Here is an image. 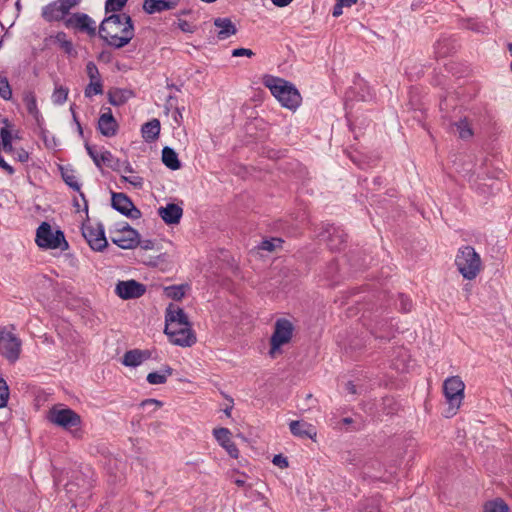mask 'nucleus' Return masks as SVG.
Returning a JSON list of instances; mask_svg holds the SVG:
<instances>
[{
	"mask_svg": "<svg viewBox=\"0 0 512 512\" xmlns=\"http://www.w3.org/2000/svg\"><path fill=\"white\" fill-rule=\"evenodd\" d=\"M101 21L96 36L105 45L119 50L127 46L135 37V25L127 13L110 12Z\"/></svg>",
	"mask_w": 512,
	"mask_h": 512,
	"instance_id": "obj_1",
	"label": "nucleus"
},
{
	"mask_svg": "<svg viewBox=\"0 0 512 512\" xmlns=\"http://www.w3.org/2000/svg\"><path fill=\"white\" fill-rule=\"evenodd\" d=\"M41 17L48 23L63 21L67 29L85 33L91 38L96 36L95 21L88 14L75 12L68 16L56 0L42 7Z\"/></svg>",
	"mask_w": 512,
	"mask_h": 512,
	"instance_id": "obj_2",
	"label": "nucleus"
},
{
	"mask_svg": "<svg viewBox=\"0 0 512 512\" xmlns=\"http://www.w3.org/2000/svg\"><path fill=\"white\" fill-rule=\"evenodd\" d=\"M262 83L267 87L271 94L289 110H296L302 101L298 89L293 83L283 78L266 74L262 78Z\"/></svg>",
	"mask_w": 512,
	"mask_h": 512,
	"instance_id": "obj_3",
	"label": "nucleus"
},
{
	"mask_svg": "<svg viewBox=\"0 0 512 512\" xmlns=\"http://www.w3.org/2000/svg\"><path fill=\"white\" fill-rule=\"evenodd\" d=\"M94 472L89 466H80L72 470L69 480L65 484V490L71 501L77 499L86 500L91 497Z\"/></svg>",
	"mask_w": 512,
	"mask_h": 512,
	"instance_id": "obj_4",
	"label": "nucleus"
},
{
	"mask_svg": "<svg viewBox=\"0 0 512 512\" xmlns=\"http://www.w3.org/2000/svg\"><path fill=\"white\" fill-rule=\"evenodd\" d=\"M47 420L53 425L70 431L74 438H81L83 431L81 416L73 409L62 404L51 407L47 413Z\"/></svg>",
	"mask_w": 512,
	"mask_h": 512,
	"instance_id": "obj_5",
	"label": "nucleus"
},
{
	"mask_svg": "<svg viewBox=\"0 0 512 512\" xmlns=\"http://www.w3.org/2000/svg\"><path fill=\"white\" fill-rule=\"evenodd\" d=\"M455 265L464 279L473 280L482 268V261L474 247L465 245L458 249Z\"/></svg>",
	"mask_w": 512,
	"mask_h": 512,
	"instance_id": "obj_6",
	"label": "nucleus"
},
{
	"mask_svg": "<svg viewBox=\"0 0 512 512\" xmlns=\"http://www.w3.org/2000/svg\"><path fill=\"white\" fill-rule=\"evenodd\" d=\"M35 242L38 247L45 250L60 249L62 251L69 249V243L62 230H53L50 223L43 221L36 230Z\"/></svg>",
	"mask_w": 512,
	"mask_h": 512,
	"instance_id": "obj_7",
	"label": "nucleus"
},
{
	"mask_svg": "<svg viewBox=\"0 0 512 512\" xmlns=\"http://www.w3.org/2000/svg\"><path fill=\"white\" fill-rule=\"evenodd\" d=\"M465 384L459 376L448 377L443 383V393L448 403L445 417L449 418L456 414L464 398Z\"/></svg>",
	"mask_w": 512,
	"mask_h": 512,
	"instance_id": "obj_8",
	"label": "nucleus"
},
{
	"mask_svg": "<svg viewBox=\"0 0 512 512\" xmlns=\"http://www.w3.org/2000/svg\"><path fill=\"white\" fill-rule=\"evenodd\" d=\"M294 326L286 318H279L274 324V331L270 337L269 354L273 357L276 352L281 351V347L288 344L293 336Z\"/></svg>",
	"mask_w": 512,
	"mask_h": 512,
	"instance_id": "obj_9",
	"label": "nucleus"
},
{
	"mask_svg": "<svg viewBox=\"0 0 512 512\" xmlns=\"http://www.w3.org/2000/svg\"><path fill=\"white\" fill-rule=\"evenodd\" d=\"M22 341L15 334L3 327L0 329V355L10 363L19 359Z\"/></svg>",
	"mask_w": 512,
	"mask_h": 512,
	"instance_id": "obj_10",
	"label": "nucleus"
},
{
	"mask_svg": "<svg viewBox=\"0 0 512 512\" xmlns=\"http://www.w3.org/2000/svg\"><path fill=\"white\" fill-rule=\"evenodd\" d=\"M318 237L326 242L331 251H341L346 247L348 234L341 227L327 223L322 226Z\"/></svg>",
	"mask_w": 512,
	"mask_h": 512,
	"instance_id": "obj_11",
	"label": "nucleus"
},
{
	"mask_svg": "<svg viewBox=\"0 0 512 512\" xmlns=\"http://www.w3.org/2000/svg\"><path fill=\"white\" fill-rule=\"evenodd\" d=\"M111 207L130 219H139L142 216L131 198L123 192H111Z\"/></svg>",
	"mask_w": 512,
	"mask_h": 512,
	"instance_id": "obj_12",
	"label": "nucleus"
},
{
	"mask_svg": "<svg viewBox=\"0 0 512 512\" xmlns=\"http://www.w3.org/2000/svg\"><path fill=\"white\" fill-rule=\"evenodd\" d=\"M82 235L93 251L101 252L108 247V241L102 223H98L96 228L83 223Z\"/></svg>",
	"mask_w": 512,
	"mask_h": 512,
	"instance_id": "obj_13",
	"label": "nucleus"
},
{
	"mask_svg": "<svg viewBox=\"0 0 512 512\" xmlns=\"http://www.w3.org/2000/svg\"><path fill=\"white\" fill-rule=\"evenodd\" d=\"M164 333L169 337V341L177 346L190 347L196 343V336L191 326H181L180 328L170 327L165 324Z\"/></svg>",
	"mask_w": 512,
	"mask_h": 512,
	"instance_id": "obj_14",
	"label": "nucleus"
},
{
	"mask_svg": "<svg viewBox=\"0 0 512 512\" xmlns=\"http://www.w3.org/2000/svg\"><path fill=\"white\" fill-rule=\"evenodd\" d=\"M111 240L121 249H133L139 244V232L128 223H124Z\"/></svg>",
	"mask_w": 512,
	"mask_h": 512,
	"instance_id": "obj_15",
	"label": "nucleus"
},
{
	"mask_svg": "<svg viewBox=\"0 0 512 512\" xmlns=\"http://www.w3.org/2000/svg\"><path fill=\"white\" fill-rule=\"evenodd\" d=\"M146 292V285L134 279L118 281L115 286L116 295L123 300L137 299Z\"/></svg>",
	"mask_w": 512,
	"mask_h": 512,
	"instance_id": "obj_16",
	"label": "nucleus"
},
{
	"mask_svg": "<svg viewBox=\"0 0 512 512\" xmlns=\"http://www.w3.org/2000/svg\"><path fill=\"white\" fill-rule=\"evenodd\" d=\"M103 113L100 114L97 130L104 137H113L118 133L119 124L115 117L112 114V110L110 107H102Z\"/></svg>",
	"mask_w": 512,
	"mask_h": 512,
	"instance_id": "obj_17",
	"label": "nucleus"
},
{
	"mask_svg": "<svg viewBox=\"0 0 512 512\" xmlns=\"http://www.w3.org/2000/svg\"><path fill=\"white\" fill-rule=\"evenodd\" d=\"M231 431L225 427H219L213 429V436L219 445L226 450L231 458L239 457V450L236 444L231 440Z\"/></svg>",
	"mask_w": 512,
	"mask_h": 512,
	"instance_id": "obj_18",
	"label": "nucleus"
},
{
	"mask_svg": "<svg viewBox=\"0 0 512 512\" xmlns=\"http://www.w3.org/2000/svg\"><path fill=\"white\" fill-rule=\"evenodd\" d=\"M158 215L167 225H177L183 216V209L178 204L168 203L157 210Z\"/></svg>",
	"mask_w": 512,
	"mask_h": 512,
	"instance_id": "obj_19",
	"label": "nucleus"
},
{
	"mask_svg": "<svg viewBox=\"0 0 512 512\" xmlns=\"http://www.w3.org/2000/svg\"><path fill=\"white\" fill-rule=\"evenodd\" d=\"M400 403L393 396L383 397L378 404L375 405L374 417L382 420V416H393L400 410Z\"/></svg>",
	"mask_w": 512,
	"mask_h": 512,
	"instance_id": "obj_20",
	"label": "nucleus"
},
{
	"mask_svg": "<svg viewBox=\"0 0 512 512\" xmlns=\"http://www.w3.org/2000/svg\"><path fill=\"white\" fill-rule=\"evenodd\" d=\"M45 41H50L57 45L68 57H77L78 52L74 48L72 40L68 39L64 31H58L55 35H50Z\"/></svg>",
	"mask_w": 512,
	"mask_h": 512,
	"instance_id": "obj_21",
	"label": "nucleus"
},
{
	"mask_svg": "<svg viewBox=\"0 0 512 512\" xmlns=\"http://www.w3.org/2000/svg\"><path fill=\"white\" fill-rule=\"evenodd\" d=\"M175 323L179 326H191V322L185 311L180 307L175 308L174 305L170 303L165 311V324H170V327H173Z\"/></svg>",
	"mask_w": 512,
	"mask_h": 512,
	"instance_id": "obj_22",
	"label": "nucleus"
},
{
	"mask_svg": "<svg viewBox=\"0 0 512 512\" xmlns=\"http://www.w3.org/2000/svg\"><path fill=\"white\" fill-rule=\"evenodd\" d=\"M59 170H60L61 177H62V180L64 181V183L67 186H69L72 190L77 191L79 193L80 197L84 201V211L86 213H88V202L86 200L84 193H82L80 191L81 186L73 174L74 170L70 167H65V166H61V165L59 166Z\"/></svg>",
	"mask_w": 512,
	"mask_h": 512,
	"instance_id": "obj_23",
	"label": "nucleus"
},
{
	"mask_svg": "<svg viewBox=\"0 0 512 512\" xmlns=\"http://www.w3.org/2000/svg\"><path fill=\"white\" fill-rule=\"evenodd\" d=\"M291 433L299 438L314 439L317 435L315 427L305 421L293 420L289 424Z\"/></svg>",
	"mask_w": 512,
	"mask_h": 512,
	"instance_id": "obj_24",
	"label": "nucleus"
},
{
	"mask_svg": "<svg viewBox=\"0 0 512 512\" xmlns=\"http://www.w3.org/2000/svg\"><path fill=\"white\" fill-rule=\"evenodd\" d=\"M457 40L453 37H443L434 45L435 54L438 58L447 57L457 51Z\"/></svg>",
	"mask_w": 512,
	"mask_h": 512,
	"instance_id": "obj_25",
	"label": "nucleus"
},
{
	"mask_svg": "<svg viewBox=\"0 0 512 512\" xmlns=\"http://www.w3.org/2000/svg\"><path fill=\"white\" fill-rule=\"evenodd\" d=\"M215 27L219 28L217 37L220 40H225L237 33L235 24L228 17H218L213 21Z\"/></svg>",
	"mask_w": 512,
	"mask_h": 512,
	"instance_id": "obj_26",
	"label": "nucleus"
},
{
	"mask_svg": "<svg viewBox=\"0 0 512 512\" xmlns=\"http://www.w3.org/2000/svg\"><path fill=\"white\" fill-rule=\"evenodd\" d=\"M107 96L111 105L119 107L134 97V92L130 89L113 88L108 91Z\"/></svg>",
	"mask_w": 512,
	"mask_h": 512,
	"instance_id": "obj_27",
	"label": "nucleus"
},
{
	"mask_svg": "<svg viewBox=\"0 0 512 512\" xmlns=\"http://www.w3.org/2000/svg\"><path fill=\"white\" fill-rule=\"evenodd\" d=\"M161 130L160 121L157 118L144 123L141 128L142 137L147 143H152L159 138Z\"/></svg>",
	"mask_w": 512,
	"mask_h": 512,
	"instance_id": "obj_28",
	"label": "nucleus"
},
{
	"mask_svg": "<svg viewBox=\"0 0 512 512\" xmlns=\"http://www.w3.org/2000/svg\"><path fill=\"white\" fill-rule=\"evenodd\" d=\"M142 9L146 14L152 15L163 11L172 10L173 3L166 0H144Z\"/></svg>",
	"mask_w": 512,
	"mask_h": 512,
	"instance_id": "obj_29",
	"label": "nucleus"
},
{
	"mask_svg": "<svg viewBox=\"0 0 512 512\" xmlns=\"http://www.w3.org/2000/svg\"><path fill=\"white\" fill-rule=\"evenodd\" d=\"M161 158H162L163 164L170 170L175 171V170H179L182 167V163L179 160L177 152L169 146H165L162 149V157Z\"/></svg>",
	"mask_w": 512,
	"mask_h": 512,
	"instance_id": "obj_30",
	"label": "nucleus"
},
{
	"mask_svg": "<svg viewBox=\"0 0 512 512\" xmlns=\"http://www.w3.org/2000/svg\"><path fill=\"white\" fill-rule=\"evenodd\" d=\"M190 289L189 284H180V285H171L164 287V294L167 298H170L174 301H181L187 290Z\"/></svg>",
	"mask_w": 512,
	"mask_h": 512,
	"instance_id": "obj_31",
	"label": "nucleus"
},
{
	"mask_svg": "<svg viewBox=\"0 0 512 512\" xmlns=\"http://www.w3.org/2000/svg\"><path fill=\"white\" fill-rule=\"evenodd\" d=\"M105 165L115 172H120L122 169V162L116 158L110 151L105 150L100 154V169Z\"/></svg>",
	"mask_w": 512,
	"mask_h": 512,
	"instance_id": "obj_32",
	"label": "nucleus"
},
{
	"mask_svg": "<svg viewBox=\"0 0 512 512\" xmlns=\"http://www.w3.org/2000/svg\"><path fill=\"white\" fill-rule=\"evenodd\" d=\"M140 355V349L128 350L124 353L121 362L126 367H138L142 364Z\"/></svg>",
	"mask_w": 512,
	"mask_h": 512,
	"instance_id": "obj_33",
	"label": "nucleus"
},
{
	"mask_svg": "<svg viewBox=\"0 0 512 512\" xmlns=\"http://www.w3.org/2000/svg\"><path fill=\"white\" fill-rule=\"evenodd\" d=\"M359 512H381L378 496L367 498L359 503Z\"/></svg>",
	"mask_w": 512,
	"mask_h": 512,
	"instance_id": "obj_34",
	"label": "nucleus"
},
{
	"mask_svg": "<svg viewBox=\"0 0 512 512\" xmlns=\"http://www.w3.org/2000/svg\"><path fill=\"white\" fill-rule=\"evenodd\" d=\"M453 126L456 127V131L459 134V138H461L462 140H468L474 134L471 125L469 124L466 117L453 123Z\"/></svg>",
	"mask_w": 512,
	"mask_h": 512,
	"instance_id": "obj_35",
	"label": "nucleus"
},
{
	"mask_svg": "<svg viewBox=\"0 0 512 512\" xmlns=\"http://www.w3.org/2000/svg\"><path fill=\"white\" fill-rule=\"evenodd\" d=\"M509 507L507 503L501 499L496 498L494 500H490L484 505V512H508Z\"/></svg>",
	"mask_w": 512,
	"mask_h": 512,
	"instance_id": "obj_36",
	"label": "nucleus"
},
{
	"mask_svg": "<svg viewBox=\"0 0 512 512\" xmlns=\"http://www.w3.org/2000/svg\"><path fill=\"white\" fill-rule=\"evenodd\" d=\"M23 102L29 115L38 113L39 109L37 107V100L33 91H28L24 94Z\"/></svg>",
	"mask_w": 512,
	"mask_h": 512,
	"instance_id": "obj_37",
	"label": "nucleus"
},
{
	"mask_svg": "<svg viewBox=\"0 0 512 512\" xmlns=\"http://www.w3.org/2000/svg\"><path fill=\"white\" fill-rule=\"evenodd\" d=\"M463 27L465 29L471 30L476 33L485 34L487 33V26L482 22H478L474 19H467L463 22Z\"/></svg>",
	"mask_w": 512,
	"mask_h": 512,
	"instance_id": "obj_38",
	"label": "nucleus"
},
{
	"mask_svg": "<svg viewBox=\"0 0 512 512\" xmlns=\"http://www.w3.org/2000/svg\"><path fill=\"white\" fill-rule=\"evenodd\" d=\"M284 241L281 238L263 239L258 248L268 252L274 251L277 247H281Z\"/></svg>",
	"mask_w": 512,
	"mask_h": 512,
	"instance_id": "obj_39",
	"label": "nucleus"
},
{
	"mask_svg": "<svg viewBox=\"0 0 512 512\" xmlns=\"http://www.w3.org/2000/svg\"><path fill=\"white\" fill-rule=\"evenodd\" d=\"M0 97L4 100L12 98V88L8 78L0 73Z\"/></svg>",
	"mask_w": 512,
	"mask_h": 512,
	"instance_id": "obj_40",
	"label": "nucleus"
},
{
	"mask_svg": "<svg viewBox=\"0 0 512 512\" xmlns=\"http://www.w3.org/2000/svg\"><path fill=\"white\" fill-rule=\"evenodd\" d=\"M128 0H106L105 1V13L110 12H121L126 6Z\"/></svg>",
	"mask_w": 512,
	"mask_h": 512,
	"instance_id": "obj_41",
	"label": "nucleus"
},
{
	"mask_svg": "<svg viewBox=\"0 0 512 512\" xmlns=\"http://www.w3.org/2000/svg\"><path fill=\"white\" fill-rule=\"evenodd\" d=\"M68 88L59 86L55 87L54 92L52 94V101L54 104L62 105L68 97Z\"/></svg>",
	"mask_w": 512,
	"mask_h": 512,
	"instance_id": "obj_42",
	"label": "nucleus"
},
{
	"mask_svg": "<svg viewBox=\"0 0 512 512\" xmlns=\"http://www.w3.org/2000/svg\"><path fill=\"white\" fill-rule=\"evenodd\" d=\"M397 308L400 312L409 313L412 310V300L404 293H398Z\"/></svg>",
	"mask_w": 512,
	"mask_h": 512,
	"instance_id": "obj_43",
	"label": "nucleus"
},
{
	"mask_svg": "<svg viewBox=\"0 0 512 512\" xmlns=\"http://www.w3.org/2000/svg\"><path fill=\"white\" fill-rule=\"evenodd\" d=\"M2 122L5 124V126L0 129V143L13 142L14 137L10 129L12 124L7 118H3Z\"/></svg>",
	"mask_w": 512,
	"mask_h": 512,
	"instance_id": "obj_44",
	"label": "nucleus"
},
{
	"mask_svg": "<svg viewBox=\"0 0 512 512\" xmlns=\"http://www.w3.org/2000/svg\"><path fill=\"white\" fill-rule=\"evenodd\" d=\"M102 93H103L102 81H96V82L89 83L84 90V95L87 98H91L93 95H101Z\"/></svg>",
	"mask_w": 512,
	"mask_h": 512,
	"instance_id": "obj_45",
	"label": "nucleus"
},
{
	"mask_svg": "<svg viewBox=\"0 0 512 512\" xmlns=\"http://www.w3.org/2000/svg\"><path fill=\"white\" fill-rule=\"evenodd\" d=\"M146 380L151 385L164 384L167 381V374H162L158 371L148 373Z\"/></svg>",
	"mask_w": 512,
	"mask_h": 512,
	"instance_id": "obj_46",
	"label": "nucleus"
},
{
	"mask_svg": "<svg viewBox=\"0 0 512 512\" xmlns=\"http://www.w3.org/2000/svg\"><path fill=\"white\" fill-rule=\"evenodd\" d=\"M9 399V388L6 381L0 377V408L7 405Z\"/></svg>",
	"mask_w": 512,
	"mask_h": 512,
	"instance_id": "obj_47",
	"label": "nucleus"
},
{
	"mask_svg": "<svg viewBox=\"0 0 512 512\" xmlns=\"http://www.w3.org/2000/svg\"><path fill=\"white\" fill-rule=\"evenodd\" d=\"M58 4L60 5L61 9L64 10V12L69 16L72 13H70V10L76 6H78L81 2V0H56Z\"/></svg>",
	"mask_w": 512,
	"mask_h": 512,
	"instance_id": "obj_48",
	"label": "nucleus"
},
{
	"mask_svg": "<svg viewBox=\"0 0 512 512\" xmlns=\"http://www.w3.org/2000/svg\"><path fill=\"white\" fill-rule=\"evenodd\" d=\"M85 149H86L88 155L93 160L94 164L98 168H100V155L97 153L95 148L93 146H91L88 142H85Z\"/></svg>",
	"mask_w": 512,
	"mask_h": 512,
	"instance_id": "obj_49",
	"label": "nucleus"
},
{
	"mask_svg": "<svg viewBox=\"0 0 512 512\" xmlns=\"http://www.w3.org/2000/svg\"><path fill=\"white\" fill-rule=\"evenodd\" d=\"M121 180L123 182H127L134 186L137 189H142L143 187V178L139 176H133V177H127V176H121Z\"/></svg>",
	"mask_w": 512,
	"mask_h": 512,
	"instance_id": "obj_50",
	"label": "nucleus"
},
{
	"mask_svg": "<svg viewBox=\"0 0 512 512\" xmlns=\"http://www.w3.org/2000/svg\"><path fill=\"white\" fill-rule=\"evenodd\" d=\"M272 463L275 466H278L279 468H282V469L287 468L289 466L288 458L281 453L274 455V457L272 459Z\"/></svg>",
	"mask_w": 512,
	"mask_h": 512,
	"instance_id": "obj_51",
	"label": "nucleus"
},
{
	"mask_svg": "<svg viewBox=\"0 0 512 512\" xmlns=\"http://www.w3.org/2000/svg\"><path fill=\"white\" fill-rule=\"evenodd\" d=\"M177 26L184 33H194L197 29L196 26L191 25L186 20H182V19L178 20Z\"/></svg>",
	"mask_w": 512,
	"mask_h": 512,
	"instance_id": "obj_52",
	"label": "nucleus"
},
{
	"mask_svg": "<svg viewBox=\"0 0 512 512\" xmlns=\"http://www.w3.org/2000/svg\"><path fill=\"white\" fill-rule=\"evenodd\" d=\"M254 55H255V53L251 49H248V48L240 47V48H235L232 50L233 57H242V56L252 57Z\"/></svg>",
	"mask_w": 512,
	"mask_h": 512,
	"instance_id": "obj_53",
	"label": "nucleus"
},
{
	"mask_svg": "<svg viewBox=\"0 0 512 512\" xmlns=\"http://www.w3.org/2000/svg\"><path fill=\"white\" fill-rule=\"evenodd\" d=\"M86 73H87V76L88 77H94V78H97V77H100V73H99V70L96 66V64L92 61H89L86 65Z\"/></svg>",
	"mask_w": 512,
	"mask_h": 512,
	"instance_id": "obj_54",
	"label": "nucleus"
},
{
	"mask_svg": "<svg viewBox=\"0 0 512 512\" xmlns=\"http://www.w3.org/2000/svg\"><path fill=\"white\" fill-rule=\"evenodd\" d=\"M30 154L28 151H26L24 148H20L14 157L16 161H19L21 163H25L29 160Z\"/></svg>",
	"mask_w": 512,
	"mask_h": 512,
	"instance_id": "obj_55",
	"label": "nucleus"
},
{
	"mask_svg": "<svg viewBox=\"0 0 512 512\" xmlns=\"http://www.w3.org/2000/svg\"><path fill=\"white\" fill-rule=\"evenodd\" d=\"M349 261L351 262V265L354 266L357 269H363L368 267L369 262H367L365 259H363L361 262H358L354 259V253L351 252L349 255Z\"/></svg>",
	"mask_w": 512,
	"mask_h": 512,
	"instance_id": "obj_56",
	"label": "nucleus"
},
{
	"mask_svg": "<svg viewBox=\"0 0 512 512\" xmlns=\"http://www.w3.org/2000/svg\"><path fill=\"white\" fill-rule=\"evenodd\" d=\"M141 407L145 408V407H151V406H155V408H160L163 406V403L160 401V400H157V399H145L141 402L140 404Z\"/></svg>",
	"mask_w": 512,
	"mask_h": 512,
	"instance_id": "obj_57",
	"label": "nucleus"
},
{
	"mask_svg": "<svg viewBox=\"0 0 512 512\" xmlns=\"http://www.w3.org/2000/svg\"><path fill=\"white\" fill-rule=\"evenodd\" d=\"M97 59L98 61L108 64L112 61V54L110 51L103 50L97 55Z\"/></svg>",
	"mask_w": 512,
	"mask_h": 512,
	"instance_id": "obj_58",
	"label": "nucleus"
},
{
	"mask_svg": "<svg viewBox=\"0 0 512 512\" xmlns=\"http://www.w3.org/2000/svg\"><path fill=\"white\" fill-rule=\"evenodd\" d=\"M138 246H140L143 250H151L154 248L155 246V241L154 240H151V239H145V240H141L139 238V244Z\"/></svg>",
	"mask_w": 512,
	"mask_h": 512,
	"instance_id": "obj_59",
	"label": "nucleus"
},
{
	"mask_svg": "<svg viewBox=\"0 0 512 512\" xmlns=\"http://www.w3.org/2000/svg\"><path fill=\"white\" fill-rule=\"evenodd\" d=\"M343 7H345V5L342 4L340 1H337L332 10L333 17H339L340 15H342Z\"/></svg>",
	"mask_w": 512,
	"mask_h": 512,
	"instance_id": "obj_60",
	"label": "nucleus"
},
{
	"mask_svg": "<svg viewBox=\"0 0 512 512\" xmlns=\"http://www.w3.org/2000/svg\"><path fill=\"white\" fill-rule=\"evenodd\" d=\"M31 116L34 118L36 126L38 127V129H42V127H44V118L41 115L40 111H38L37 114H32Z\"/></svg>",
	"mask_w": 512,
	"mask_h": 512,
	"instance_id": "obj_61",
	"label": "nucleus"
},
{
	"mask_svg": "<svg viewBox=\"0 0 512 512\" xmlns=\"http://www.w3.org/2000/svg\"><path fill=\"white\" fill-rule=\"evenodd\" d=\"M3 150L7 154L14 152L13 142L0 143V150Z\"/></svg>",
	"mask_w": 512,
	"mask_h": 512,
	"instance_id": "obj_62",
	"label": "nucleus"
},
{
	"mask_svg": "<svg viewBox=\"0 0 512 512\" xmlns=\"http://www.w3.org/2000/svg\"><path fill=\"white\" fill-rule=\"evenodd\" d=\"M349 157L359 168L364 169V163L361 160V155L350 154Z\"/></svg>",
	"mask_w": 512,
	"mask_h": 512,
	"instance_id": "obj_63",
	"label": "nucleus"
},
{
	"mask_svg": "<svg viewBox=\"0 0 512 512\" xmlns=\"http://www.w3.org/2000/svg\"><path fill=\"white\" fill-rule=\"evenodd\" d=\"M140 354H141L140 357H141L142 363L145 360H148V359L152 358V351L151 350H148V349L141 350L140 349Z\"/></svg>",
	"mask_w": 512,
	"mask_h": 512,
	"instance_id": "obj_64",
	"label": "nucleus"
}]
</instances>
